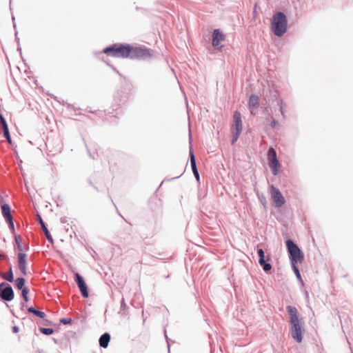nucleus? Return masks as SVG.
I'll use <instances>...</instances> for the list:
<instances>
[{"instance_id":"obj_1","label":"nucleus","mask_w":353,"mask_h":353,"mask_svg":"<svg viewBox=\"0 0 353 353\" xmlns=\"http://www.w3.org/2000/svg\"><path fill=\"white\" fill-rule=\"evenodd\" d=\"M289 315V324L291 336L297 343H300L303 341V335L305 332L304 321L302 318L299 317L298 310L293 305L286 307Z\"/></svg>"},{"instance_id":"obj_2","label":"nucleus","mask_w":353,"mask_h":353,"mask_svg":"<svg viewBox=\"0 0 353 353\" xmlns=\"http://www.w3.org/2000/svg\"><path fill=\"white\" fill-rule=\"evenodd\" d=\"M271 30L278 37L283 36L288 30V17L282 11H276L271 20Z\"/></svg>"},{"instance_id":"obj_3","label":"nucleus","mask_w":353,"mask_h":353,"mask_svg":"<svg viewBox=\"0 0 353 353\" xmlns=\"http://www.w3.org/2000/svg\"><path fill=\"white\" fill-rule=\"evenodd\" d=\"M130 44L127 43H115L104 48L101 53L114 58L128 59Z\"/></svg>"},{"instance_id":"obj_4","label":"nucleus","mask_w":353,"mask_h":353,"mask_svg":"<svg viewBox=\"0 0 353 353\" xmlns=\"http://www.w3.org/2000/svg\"><path fill=\"white\" fill-rule=\"evenodd\" d=\"M129 59L139 61H150L154 57V50L143 45L134 44L130 46Z\"/></svg>"},{"instance_id":"obj_5","label":"nucleus","mask_w":353,"mask_h":353,"mask_svg":"<svg viewBox=\"0 0 353 353\" xmlns=\"http://www.w3.org/2000/svg\"><path fill=\"white\" fill-rule=\"evenodd\" d=\"M17 245V249L20 251L18 253L17 258H18V266L19 269L20 270L21 272L23 275L27 274V254L25 253V252L28 251L29 250L28 244H16Z\"/></svg>"},{"instance_id":"obj_6","label":"nucleus","mask_w":353,"mask_h":353,"mask_svg":"<svg viewBox=\"0 0 353 353\" xmlns=\"http://www.w3.org/2000/svg\"><path fill=\"white\" fill-rule=\"evenodd\" d=\"M290 260V264L296 265L304 260V254L299 248L298 244H286Z\"/></svg>"},{"instance_id":"obj_7","label":"nucleus","mask_w":353,"mask_h":353,"mask_svg":"<svg viewBox=\"0 0 353 353\" xmlns=\"http://www.w3.org/2000/svg\"><path fill=\"white\" fill-rule=\"evenodd\" d=\"M123 99L121 97V90H119L114 97L112 106L105 111V114L112 117H117L118 115L121 114L123 112V108L121 103H123Z\"/></svg>"},{"instance_id":"obj_8","label":"nucleus","mask_w":353,"mask_h":353,"mask_svg":"<svg viewBox=\"0 0 353 353\" xmlns=\"http://www.w3.org/2000/svg\"><path fill=\"white\" fill-rule=\"evenodd\" d=\"M257 254L259 256V263L263 268V271L268 272L272 268V265L269 263L270 261V254L268 253L265 254V251L262 248L259 247V244H257L256 247Z\"/></svg>"},{"instance_id":"obj_9","label":"nucleus","mask_w":353,"mask_h":353,"mask_svg":"<svg viewBox=\"0 0 353 353\" xmlns=\"http://www.w3.org/2000/svg\"><path fill=\"white\" fill-rule=\"evenodd\" d=\"M14 297V293L12 286L6 282L0 283V298L2 301H11Z\"/></svg>"},{"instance_id":"obj_10","label":"nucleus","mask_w":353,"mask_h":353,"mask_svg":"<svg viewBox=\"0 0 353 353\" xmlns=\"http://www.w3.org/2000/svg\"><path fill=\"white\" fill-rule=\"evenodd\" d=\"M271 195L273 201V205L276 208H281L285 204V199L281 192L279 188L274 187L273 185H271Z\"/></svg>"},{"instance_id":"obj_11","label":"nucleus","mask_w":353,"mask_h":353,"mask_svg":"<svg viewBox=\"0 0 353 353\" xmlns=\"http://www.w3.org/2000/svg\"><path fill=\"white\" fill-rule=\"evenodd\" d=\"M225 39V35L220 29H214L212 32V45L217 50L221 51L223 46L221 42Z\"/></svg>"},{"instance_id":"obj_12","label":"nucleus","mask_w":353,"mask_h":353,"mask_svg":"<svg viewBox=\"0 0 353 353\" xmlns=\"http://www.w3.org/2000/svg\"><path fill=\"white\" fill-rule=\"evenodd\" d=\"M74 281L79 289L81 296L83 298H88L89 296V290L83 277L79 273H75Z\"/></svg>"},{"instance_id":"obj_13","label":"nucleus","mask_w":353,"mask_h":353,"mask_svg":"<svg viewBox=\"0 0 353 353\" xmlns=\"http://www.w3.org/2000/svg\"><path fill=\"white\" fill-rule=\"evenodd\" d=\"M243 128V123L241 112L236 110L233 113V121L231 130L241 132Z\"/></svg>"},{"instance_id":"obj_14","label":"nucleus","mask_w":353,"mask_h":353,"mask_svg":"<svg viewBox=\"0 0 353 353\" xmlns=\"http://www.w3.org/2000/svg\"><path fill=\"white\" fill-rule=\"evenodd\" d=\"M189 157H190V165H191V168H192L193 174H194L196 180L197 181V182H199L200 176H199V170H198L197 165H196V157L194 156L192 145H190V147Z\"/></svg>"},{"instance_id":"obj_15","label":"nucleus","mask_w":353,"mask_h":353,"mask_svg":"<svg viewBox=\"0 0 353 353\" xmlns=\"http://www.w3.org/2000/svg\"><path fill=\"white\" fill-rule=\"evenodd\" d=\"M3 198L1 197L0 205H1V214H2V216H3L4 219H6L12 217L11 208L8 203H3Z\"/></svg>"},{"instance_id":"obj_16","label":"nucleus","mask_w":353,"mask_h":353,"mask_svg":"<svg viewBox=\"0 0 353 353\" xmlns=\"http://www.w3.org/2000/svg\"><path fill=\"white\" fill-rule=\"evenodd\" d=\"M268 166L274 176H276L281 168V165L279 160L268 161Z\"/></svg>"},{"instance_id":"obj_17","label":"nucleus","mask_w":353,"mask_h":353,"mask_svg":"<svg viewBox=\"0 0 353 353\" xmlns=\"http://www.w3.org/2000/svg\"><path fill=\"white\" fill-rule=\"evenodd\" d=\"M110 334L108 332L103 333L99 339V343L100 347L103 348H106L108 345L109 342L110 341Z\"/></svg>"},{"instance_id":"obj_18","label":"nucleus","mask_w":353,"mask_h":353,"mask_svg":"<svg viewBox=\"0 0 353 353\" xmlns=\"http://www.w3.org/2000/svg\"><path fill=\"white\" fill-rule=\"evenodd\" d=\"M259 105V97L254 94L250 95L248 100V106L250 109L258 108Z\"/></svg>"},{"instance_id":"obj_19","label":"nucleus","mask_w":353,"mask_h":353,"mask_svg":"<svg viewBox=\"0 0 353 353\" xmlns=\"http://www.w3.org/2000/svg\"><path fill=\"white\" fill-rule=\"evenodd\" d=\"M275 97V101L276 103V105L279 107V111L283 119H285V104L282 99L277 97L276 95L274 96Z\"/></svg>"},{"instance_id":"obj_20","label":"nucleus","mask_w":353,"mask_h":353,"mask_svg":"<svg viewBox=\"0 0 353 353\" xmlns=\"http://www.w3.org/2000/svg\"><path fill=\"white\" fill-rule=\"evenodd\" d=\"M28 312L31 313V314H34V316L39 317L42 319H44L45 317L46 316V314L44 312L38 310L37 309H36L35 307H34L32 306L29 307L28 308Z\"/></svg>"},{"instance_id":"obj_21","label":"nucleus","mask_w":353,"mask_h":353,"mask_svg":"<svg viewBox=\"0 0 353 353\" xmlns=\"http://www.w3.org/2000/svg\"><path fill=\"white\" fill-rule=\"evenodd\" d=\"M267 157L268 162L270 161L279 160L277 158L276 152L272 146L269 147L267 152Z\"/></svg>"},{"instance_id":"obj_22","label":"nucleus","mask_w":353,"mask_h":353,"mask_svg":"<svg viewBox=\"0 0 353 353\" xmlns=\"http://www.w3.org/2000/svg\"><path fill=\"white\" fill-rule=\"evenodd\" d=\"M15 286L19 290H22L23 289L27 288L25 285L26 279L23 277H18L14 280Z\"/></svg>"},{"instance_id":"obj_23","label":"nucleus","mask_w":353,"mask_h":353,"mask_svg":"<svg viewBox=\"0 0 353 353\" xmlns=\"http://www.w3.org/2000/svg\"><path fill=\"white\" fill-rule=\"evenodd\" d=\"M3 128V136L8 142L9 144H12V139L9 132L8 125L2 126Z\"/></svg>"},{"instance_id":"obj_24","label":"nucleus","mask_w":353,"mask_h":353,"mask_svg":"<svg viewBox=\"0 0 353 353\" xmlns=\"http://www.w3.org/2000/svg\"><path fill=\"white\" fill-rule=\"evenodd\" d=\"M291 267H292V270L294 272L297 280L302 285H303V281L301 277V273H300L298 266L296 265H292Z\"/></svg>"},{"instance_id":"obj_25","label":"nucleus","mask_w":353,"mask_h":353,"mask_svg":"<svg viewBox=\"0 0 353 353\" xmlns=\"http://www.w3.org/2000/svg\"><path fill=\"white\" fill-rule=\"evenodd\" d=\"M5 221L8 223V228H9L11 233L12 234H14L15 233V228H14V221H13L12 216L10 217L8 219H6Z\"/></svg>"},{"instance_id":"obj_26","label":"nucleus","mask_w":353,"mask_h":353,"mask_svg":"<svg viewBox=\"0 0 353 353\" xmlns=\"http://www.w3.org/2000/svg\"><path fill=\"white\" fill-rule=\"evenodd\" d=\"M39 330L41 333H42L43 334H45V335H47V336H49V335H51L54 333V330L51 327H40L39 328Z\"/></svg>"},{"instance_id":"obj_27","label":"nucleus","mask_w":353,"mask_h":353,"mask_svg":"<svg viewBox=\"0 0 353 353\" xmlns=\"http://www.w3.org/2000/svg\"><path fill=\"white\" fill-rule=\"evenodd\" d=\"M241 132L231 130V144L234 145L239 139Z\"/></svg>"},{"instance_id":"obj_28","label":"nucleus","mask_w":353,"mask_h":353,"mask_svg":"<svg viewBox=\"0 0 353 353\" xmlns=\"http://www.w3.org/2000/svg\"><path fill=\"white\" fill-rule=\"evenodd\" d=\"M6 281L8 282H13L14 281V276H13V272H12V265H10L8 272V277L6 278Z\"/></svg>"},{"instance_id":"obj_29","label":"nucleus","mask_w":353,"mask_h":353,"mask_svg":"<svg viewBox=\"0 0 353 353\" xmlns=\"http://www.w3.org/2000/svg\"><path fill=\"white\" fill-rule=\"evenodd\" d=\"M21 291V295L23 297V299L25 302H28L29 301L28 294H29V289L25 288L23 289Z\"/></svg>"},{"instance_id":"obj_30","label":"nucleus","mask_w":353,"mask_h":353,"mask_svg":"<svg viewBox=\"0 0 353 353\" xmlns=\"http://www.w3.org/2000/svg\"><path fill=\"white\" fill-rule=\"evenodd\" d=\"M43 232H44L46 238L48 239V242L51 243H54L53 238H52L50 231L48 230V229L46 228V231H44Z\"/></svg>"},{"instance_id":"obj_31","label":"nucleus","mask_w":353,"mask_h":353,"mask_svg":"<svg viewBox=\"0 0 353 353\" xmlns=\"http://www.w3.org/2000/svg\"><path fill=\"white\" fill-rule=\"evenodd\" d=\"M128 307L125 302L124 298H122L121 301V310L120 312H123L124 314H125V310L128 309Z\"/></svg>"},{"instance_id":"obj_32","label":"nucleus","mask_w":353,"mask_h":353,"mask_svg":"<svg viewBox=\"0 0 353 353\" xmlns=\"http://www.w3.org/2000/svg\"><path fill=\"white\" fill-rule=\"evenodd\" d=\"M60 323L63 325H68L72 323V319L71 318H62L59 321Z\"/></svg>"},{"instance_id":"obj_33","label":"nucleus","mask_w":353,"mask_h":353,"mask_svg":"<svg viewBox=\"0 0 353 353\" xmlns=\"http://www.w3.org/2000/svg\"><path fill=\"white\" fill-rule=\"evenodd\" d=\"M12 235L14 238V243H23V239L21 236V235L17 234L16 232L14 234H12Z\"/></svg>"},{"instance_id":"obj_34","label":"nucleus","mask_w":353,"mask_h":353,"mask_svg":"<svg viewBox=\"0 0 353 353\" xmlns=\"http://www.w3.org/2000/svg\"><path fill=\"white\" fill-rule=\"evenodd\" d=\"M39 223L41 226L42 230L44 232L46 231V228H47L46 223L43 221L41 219V216L40 215H38Z\"/></svg>"},{"instance_id":"obj_35","label":"nucleus","mask_w":353,"mask_h":353,"mask_svg":"<svg viewBox=\"0 0 353 353\" xmlns=\"http://www.w3.org/2000/svg\"><path fill=\"white\" fill-rule=\"evenodd\" d=\"M279 125V123L277 120L273 119L270 123V126L272 128H276Z\"/></svg>"},{"instance_id":"obj_36","label":"nucleus","mask_w":353,"mask_h":353,"mask_svg":"<svg viewBox=\"0 0 353 353\" xmlns=\"http://www.w3.org/2000/svg\"><path fill=\"white\" fill-rule=\"evenodd\" d=\"M87 181L90 186H92L97 191H99V188L96 185H94L91 177L88 178L87 179Z\"/></svg>"},{"instance_id":"obj_37","label":"nucleus","mask_w":353,"mask_h":353,"mask_svg":"<svg viewBox=\"0 0 353 353\" xmlns=\"http://www.w3.org/2000/svg\"><path fill=\"white\" fill-rule=\"evenodd\" d=\"M0 121L1 123L2 126L5 125H8L7 121L3 114L0 112Z\"/></svg>"},{"instance_id":"obj_38","label":"nucleus","mask_w":353,"mask_h":353,"mask_svg":"<svg viewBox=\"0 0 353 353\" xmlns=\"http://www.w3.org/2000/svg\"><path fill=\"white\" fill-rule=\"evenodd\" d=\"M86 148H87L88 152L90 157L92 159H95L97 158L96 156L98 157V154L97 153V154L95 155L94 154L91 153V152L90 151V149L88 148V147L87 145H86Z\"/></svg>"},{"instance_id":"obj_39","label":"nucleus","mask_w":353,"mask_h":353,"mask_svg":"<svg viewBox=\"0 0 353 353\" xmlns=\"http://www.w3.org/2000/svg\"><path fill=\"white\" fill-rule=\"evenodd\" d=\"M66 105H67V108L68 109H70V110H80L79 108H75L73 105L70 104V103H65Z\"/></svg>"},{"instance_id":"obj_40","label":"nucleus","mask_w":353,"mask_h":353,"mask_svg":"<svg viewBox=\"0 0 353 353\" xmlns=\"http://www.w3.org/2000/svg\"><path fill=\"white\" fill-rule=\"evenodd\" d=\"M8 260V257L6 254L0 253V260Z\"/></svg>"},{"instance_id":"obj_41","label":"nucleus","mask_w":353,"mask_h":353,"mask_svg":"<svg viewBox=\"0 0 353 353\" xmlns=\"http://www.w3.org/2000/svg\"><path fill=\"white\" fill-rule=\"evenodd\" d=\"M12 331L13 333H17L19 331V327L17 325H14L12 327Z\"/></svg>"},{"instance_id":"obj_42","label":"nucleus","mask_w":353,"mask_h":353,"mask_svg":"<svg viewBox=\"0 0 353 353\" xmlns=\"http://www.w3.org/2000/svg\"><path fill=\"white\" fill-rule=\"evenodd\" d=\"M164 335H165V338L166 339V341L168 343V352H170V345H169V342H168V336L166 334V331L165 330H164Z\"/></svg>"},{"instance_id":"obj_43","label":"nucleus","mask_w":353,"mask_h":353,"mask_svg":"<svg viewBox=\"0 0 353 353\" xmlns=\"http://www.w3.org/2000/svg\"><path fill=\"white\" fill-rule=\"evenodd\" d=\"M0 276H1V277L3 279H4V280H6V278L8 277V274H5V273H3V272H0Z\"/></svg>"},{"instance_id":"obj_44","label":"nucleus","mask_w":353,"mask_h":353,"mask_svg":"<svg viewBox=\"0 0 353 353\" xmlns=\"http://www.w3.org/2000/svg\"><path fill=\"white\" fill-rule=\"evenodd\" d=\"M108 65H109L110 67H111V68H112V70H114L117 74H118L119 75H120V76H121V74L119 73V72L117 70V69L115 67H114L113 65H110V64H108Z\"/></svg>"},{"instance_id":"obj_45","label":"nucleus","mask_w":353,"mask_h":353,"mask_svg":"<svg viewBox=\"0 0 353 353\" xmlns=\"http://www.w3.org/2000/svg\"><path fill=\"white\" fill-rule=\"evenodd\" d=\"M259 199H260V201H261V203L263 205H265V203H266V199H265V198L264 196H262L261 198H259Z\"/></svg>"},{"instance_id":"obj_46","label":"nucleus","mask_w":353,"mask_h":353,"mask_svg":"<svg viewBox=\"0 0 353 353\" xmlns=\"http://www.w3.org/2000/svg\"><path fill=\"white\" fill-rule=\"evenodd\" d=\"M14 35H15V40H16V41H17V44L20 43V42H19V37H18V32H17V31H16V32H15Z\"/></svg>"},{"instance_id":"obj_47","label":"nucleus","mask_w":353,"mask_h":353,"mask_svg":"<svg viewBox=\"0 0 353 353\" xmlns=\"http://www.w3.org/2000/svg\"><path fill=\"white\" fill-rule=\"evenodd\" d=\"M17 50L19 51L20 53H21V48L20 46V43L17 44Z\"/></svg>"},{"instance_id":"obj_48","label":"nucleus","mask_w":353,"mask_h":353,"mask_svg":"<svg viewBox=\"0 0 353 353\" xmlns=\"http://www.w3.org/2000/svg\"><path fill=\"white\" fill-rule=\"evenodd\" d=\"M285 243H294V241L291 239H287Z\"/></svg>"},{"instance_id":"obj_49","label":"nucleus","mask_w":353,"mask_h":353,"mask_svg":"<svg viewBox=\"0 0 353 353\" xmlns=\"http://www.w3.org/2000/svg\"><path fill=\"white\" fill-rule=\"evenodd\" d=\"M85 248L89 251V249L90 248L93 252V254H96V252L94 250H93L90 247H85Z\"/></svg>"},{"instance_id":"obj_50","label":"nucleus","mask_w":353,"mask_h":353,"mask_svg":"<svg viewBox=\"0 0 353 353\" xmlns=\"http://www.w3.org/2000/svg\"><path fill=\"white\" fill-rule=\"evenodd\" d=\"M117 213L119 214V216H120L122 219H123L125 220V221L127 222V221L124 219V217L119 212V211L117 210Z\"/></svg>"},{"instance_id":"obj_51","label":"nucleus","mask_w":353,"mask_h":353,"mask_svg":"<svg viewBox=\"0 0 353 353\" xmlns=\"http://www.w3.org/2000/svg\"><path fill=\"white\" fill-rule=\"evenodd\" d=\"M13 28H14V30H16V29H17V25H16L15 22H14V23H13ZM16 31H17V30H15V32H16Z\"/></svg>"},{"instance_id":"obj_52","label":"nucleus","mask_w":353,"mask_h":353,"mask_svg":"<svg viewBox=\"0 0 353 353\" xmlns=\"http://www.w3.org/2000/svg\"><path fill=\"white\" fill-rule=\"evenodd\" d=\"M12 20L13 23L15 22L14 21H15V17H14V16L13 14H12Z\"/></svg>"},{"instance_id":"obj_53","label":"nucleus","mask_w":353,"mask_h":353,"mask_svg":"<svg viewBox=\"0 0 353 353\" xmlns=\"http://www.w3.org/2000/svg\"><path fill=\"white\" fill-rule=\"evenodd\" d=\"M61 221L62 223H65L66 221H65V218H61Z\"/></svg>"},{"instance_id":"obj_54","label":"nucleus","mask_w":353,"mask_h":353,"mask_svg":"<svg viewBox=\"0 0 353 353\" xmlns=\"http://www.w3.org/2000/svg\"><path fill=\"white\" fill-rule=\"evenodd\" d=\"M191 141H192V134H191V132H190V143H191Z\"/></svg>"},{"instance_id":"obj_55","label":"nucleus","mask_w":353,"mask_h":353,"mask_svg":"<svg viewBox=\"0 0 353 353\" xmlns=\"http://www.w3.org/2000/svg\"><path fill=\"white\" fill-rule=\"evenodd\" d=\"M180 176H181V175H179V176H175V177H173L172 179L173 180V179H178V178H179Z\"/></svg>"},{"instance_id":"obj_56","label":"nucleus","mask_w":353,"mask_h":353,"mask_svg":"<svg viewBox=\"0 0 353 353\" xmlns=\"http://www.w3.org/2000/svg\"><path fill=\"white\" fill-rule=\"evenodd\" d=\"M22 307H26V305L25 303H21Z\"/></svg>"},{"instance_id":"obj_57","label":"nucleus","mask_w":353,"mask_h":353,"mask_svg":"<svg viewBox=\"0 0 353 353\" xmlns=\"http://www.w3.org/2000/svg\"><path fill=\"white\" fill-rule=\"evenodd\" d=\"M112 204L116 207L115 204H114V202H113V201L112 200Z\"/></svg>"}]
</instances>
